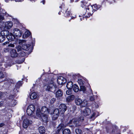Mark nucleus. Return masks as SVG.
Returning a JSON list of instances; mask_svg holds the SVG:
<instances>
[{
  "instance_id": "f257e3e1",
  "label": "nucleus",
  "mask_w": 134,
  "mask_h": 134,
  "mask_svg": "<svg viewBox=\"0 0 134 134\" xmlns=\"http://www.w3.org/2000/svg\"><path fill=\"white\" fill-rule=\"evenodd\" d=\"M46 81H48V83L44 86V89L47 91L54 92L57 88V86L54 82L53 79L52 78L49 80V78L44 79Z\"/></svg>"
},
{
  "instance_id": "f03ea898",
  "label": "nucleus",
  "mask_w": 134,
  "mask_h": 134,
  "mask_svg": "<svg viewBox=\"0 0 134 134\" xmlns=\"http://www.w3.org/2000/svg\"><path fill=\"white\" fill-rule=\"evenodd\" d=\"M49 113V111L48 108L46 107H43L42 108L41 110L40 109H37L36 114L38 117H40L41 116V114L48 115Z\"/></svg>"
},
{
  "instance_id": "7ed1b4c3",
  "label": "nucleus",
  "mask_w": 134,
  "mask_h": 134,
  "mask_svg": "<svg viewBox=\"0 0 134 134\" xmlns=\"http://www.w3.org/2000/svg\"><path fill=\"white\" fill-rule=\"evenodd\" d=\"M26 41L24 40H19L18 43L22 45V48L23 50L27 51L30 48L31 45L25 43Z\"/></svg>"
},
{
  "instance_id": "20e7f679",
  "label": "nucleus",
  "mask_w": 134,
  "mask_h": 134,
  "mask_svg": "<svg viewBox=\"0 0 134 134\" xmlns=\"http://www.w3.org/2000/svg\"><path fill=\"white\" fill-rule=\"evenodd\" d=\"M35 110V108L34 105H30L27 109V114L29 116L31 115Z\"/></svg>"
},
{
  "instance_id": "39448f33",
  "label": "nucleus",
  "mask_w": 134,
  "mask_h": 134,
  "mask_svg": "<svg viewBox=\"0 0 134 134\" xmlns=\"http://www.w3.org/2000/svg\"><path fill=\"white\" fill-rule=\"evenodd\" d=\"M59 114V111L58 109H56L54 110L52 113V119L53 120L57 119L58 117Z\"/></svg>"
},
{
  "instance_id": "423d86ee",
  "label": "nucleus",
  "mask_w": 134,
  "mask_h": 134,
  "mask_svg": "<svg viewBox=\"0 0 134 134\" xmlns=\"http://www.w3.org/2000/svg\"><path fill=\"white\" fill-rule=\"evenodd\" d=\"M13 34L14 36L18 37H20L22 34V32L18 29H14L13 31Z\"/></svg>"
},
{
  "instance_id": "0eeeda50",
  "label": "nucleus",
  "mask_w": 134,
  "mask_h": 134,
  "mask_svg": "<svg viewBox=\"0 0 134 134\" xmlns=\"http://www.w3.org/2000/svg\"><path fill=\"white\" fill-rule=\"evenodd\" d=\"M8 32L7 31H2L1 32V35H0V42H3L5 40V36Z\"/></svg>"
},
{
  "instance_id": "6e6552de",
  "label": "nucleus",
  "mask_w": 134,
  "mask_h": 134,
  "mask_svg": "<svg viewBox=\"0 0 134 134\" xmlns=\"http://www.w3.org/2000/svg\"><path fill=\"white\" fill-rule=\"evenodd\" d=\"M32 123V121L30 120L27 119L24 120L23 123V127L25 129L27 128Z\"/></svg>"
},
{
  "instance_id": "1a4fd4ad",
  "label": "nucleus",
  "mask_w": 134,
  "mask_h": 134,
  "mask_svg": "<svg viewBox=\"0 0 134 134\" xmlns=\"http://www.w3.org/2000/svg\"><path fill=\"white\" fill-rule=\"evenodd\" d=\"M65 78L62 76L59 77L57 80L58 83L59 85H63L66 82Z\"/></svg>"
},
{
  "instance_id": "9d476101",
  "label": "nucleus",
  "mask_w": 134,
  "mask_h": 134,
  "mask_svg": "<svg viewBox=\"0 0 134 134\" xmlns=\"http://www.w3.org/2000/svg\"><path fill=\"white\" fill-rule=\"evenodd\" d=\"M41 116L40 117H38L41 118L43 122L47 123L48 120V115L45 114H41Z\"/></svg>"
},
{
  "instance_id": "9b49d317",
  "label": "nucleus",
  "mask_w": 134,
  "mask_h": 134,
  "mask_svg": "<svg viewBox=\"0 0 134 134\" xmlns=\"http://www.w3.org/2000/svg\"><path fill=\"white\" fill-rule=\"evenodd\" d=\"M5 81H6L5 84V85L6 86V87H9L11 84L13 83V80L9 79H5Z\"/></svg>"
},
{
  "instance_id": "f8f14e48",
  "label": "nucleus",
  "mask_w": 134,
  "mask_h": 134,
  "mask_svg": "<svg viewBox=\"0 0 134 134\" xmlns=\"http://www.w3.org/2000/svg\"><path fill=\"white\" fill-rule=\"evenodd\" d=\"M10 55L11 57L13 58H15L17 57L18 54L16 50L14 49H12L10 51Z\"/></svg>"
},
{
  "instance_id": "ddd939ff",
  "label": "nucleus",
  "mask_w": 134,
  "mask_h": 134,
  "mask_svg": "<svg viewBox=\"0 0 134 134\" xmlns=\"http://www.w3.org/2000/svg\"><path fill=\"white\" fill-rule=\"evenodd\" d=\"M59 108L62 113H63L66 110V105L64 104H60L59 106Z\"/></svg>"
},
{
  "instance_id": "4468645a",
  "label": "nucleus",
  "mask_w": 134,
  "mask_h": 134,
  "mask_svg": "<svg viewBox=\"0 0 134 134\" xmlns=\"http://www.w3.org/2000/svg\"><path fill=\"white\" fill-rule=\"evenodd\" d=\"M91 113V110L89 108H86L83 110V115L85 116H86L89 115Z\"/></svg>"
},
{
  "instance_id": "2eb2a0df",
  "label": "nucleus",
  "mask_w": 134,
  "mask_h": 134,
  "mask_svg": "<svg viewBox=\"0 0 134 134\" xmlns=\"http://www.w3.org/2000/svg\"><path fill=\"white\" fill-rule=\"evenodd\" d=\"M63 95V92L60 89H59L56 92V97L57 99H60Z\"/></svg>"
},
{
  "instance_id": "dca6fc26",
  "label": "nucleus",
  "mask_w": 134,
  "mask_h": 134,
  "mask_svg": "<svg viewBox=\"0 0 134 134\" xmlns=\"http://www.w3.org/2000/svg\"><path fill=\"white\" fill-rule=\"evenodd\" d=\"M65 127L63 124H59L56 129V132L58 133L61 130H62Z\"/></svg>"
},
{
  "instance_id": "f3484780",
  "label": "nucleus",
  "mask_w": 134,
  "mask_h": 134,
  "mask_svg": "<svg viewBox=\"0 0 134 134\" xmlns=\"http://www.w3.org/2000/svg\"><path fill=\"white\" fill-rule=\"evenodd\" d=\"M84 120V119L82 118V117H80V118H76L75 119H73L72 120H71L70 121V122L72 123V122L74 124H76L79 122L80 120Z\"/></svg>"
},
{
  "instance_id": "a211bd4d",
  "label": "nucleus",
  "mask_w": 134,
  "mask_h": 134,
  "mask_svg": "<svg viewBox=\"0 0 134 134\" xmlns=\"http://www.w3.org/2000/svg\"><path fill=\"white\" fill-rule=\"evenodd\" d=\"M5 28L7 29H10L13 25L12 23L11 22H6L4 24Z\"/></svg>"
},
{
  "instance_id": "6ab92c4d",
  "label": "nucleus",
  "mask_w": 134,
  "mask_h": 134,
  "mask_svg": "<svg viewBox=\"0 0 134 134\" xmlns=\"http://www.w3.org/2000/svg\"><path fill=\"white\" fill-rule=\"evenodd\" d=\"M6 36L7 39L9 41H13L14 39V34L13 35L12 33H10L7 35H6Z\"/></svg>"
},
{
  "instance_id": "aec40b11",
  "label": "nucleus",
  "mask_w": 134,
  "mask_h": 134,
  "mask_svg": "<svg viewBox=\"0 0 134 134\" xmlns=\"http://www.w3.org/2000/svg\"><path fill=\"white\" fill-rule=\"evenodd\" d=\"M75 102L77 105H80L82 103V100L80 98H77L75 99Z\"/></svg>"
},
{
  "instance_id": "412c9836",
  "label": "nucleus",
  "mask_w": 134,
  "mask_h": 134,
  "mask_svg": "<svg viewBox=\"0 0 134 134\" xmlns=\"http://www.w3.org/2000/svg\"><path fill=\"white\" fill-rule=\"evenodd\" d=\"M38 130L41 134H44L45 132L46 129L44 126H41L39 127Z\"/></svg>"
},
{
  "instance_id": "4be33fe9",
  "label": "nucleus",
  "mask_w": 134,
  "mask_h": 134,
  "mask_svg": "<svg viewBox=\"0 0 134 134\" xmlns=\"http://www.w3.org/2000/svg\"><path fill=\"white\" fill-rule=\"evenodd\" d=\"M73 82L72 81H69L68 82L66 85V87L68 89H72L74 85Z\"/></svg>"
},
{
  "instance_id": "5701e85b",
  "label": "nucleus",
  "mask_w": 134,
  "mask_h": 134,
  "mask_svg": "<svg viewBox=\"0 0 134 134\" xmlns=\"http://www.w3.org/2000/svg\"><path fill=\"white\" fill-rule=\"evenodd\" d=\"M37 97V95L35 92L32 93L30 96V98L32 99H36Z\"/></svg>"
},
{
  "instance_id": "b1692460",
  "label": "nucleus",
  "mask_w": 134,
  "mask_h": 134,
  "mask_svg": "<svg viewBox=\"0 0 134 134\" xmlns=\"http://www.w3.org/2000/svg\"><path fill=\"white\" fill-rule=\"evenodd\" d=\"M74 96L72 95L68 96L66 98V100L68 102H70L74 100Z\"/></svg>"
},
{
  "instance_id": "393cba45",
  "label": "nucleus",
  "mask_w": 134,
  "mask_h": 134,
  "mask_svg": "<svg viewBox=\"0 0 134 134\" xmlns=\"http://www.w3.org/2000/svg\"><path fill=\"white\" fill-rule=\"evenodd\" d=\"M63 134H70L71 131L70 130L68 129H64L63 131Z\"/></svg>"
},
{
  "instance_id": "a878e982",
  "label": "nucleus",
  "mask_w": 134,
  "mask_h": 134,
  "mask_svg": "<svg viewBox=\"0 0 134 134\" xmlns=\"http://www.w3.org/2000/svg\"><path fill=\"white\" fill-rule=\"evenodd\" d=\"M72 88L73 90L75 92H77L79 90V87L76 85H74Z\"/></svg>"
},
{
  "instance_id": "bb28decb",
  "label": "nucleus",
  "mask_w": 134,
  "mask_h": 134,
  "mask_svg": "<svg viewBox=\"0 0 134 134\" xmlns=\"http://www.w3.org/2000/svg\"><path fill=\"white\" fill-rule=\"evenodd\" d=\"M18 55L20 57H24L26 55V53L23 51H21L19 53Z\"/></svg>"
},
{
  "instance_id": "cd10ccee",
  "label": "nucleus",
  "mask_w": 134,
  "mask_h": 134,
  "mask_svg": "<svg viewBox=\"0 0 134 134\" xmlns=\"http://www.w3.org/2000/svg\"><path fill=\"white\" fill-rule=\"evenodd\" d=\"M17 102L15 100H12L10 103V106H14L16 104Z\"/></svg>"
},
{
  "instance_id": "c85d7f7f",
  "label": "nucleus",
  "mask_w": 134,
  "mask_h": 134,
  "mask_svg": "<svg viewBox=\"0 0 134 134\" xmlns=\"http://www.w3.org/2000/svg\"><path fill=\"white\" fill-rule=\"evenodd\" d=\"M30 35V32L29 31H26L24 35H23V37H24L25 36V38H26L29 36Z\"/></svg>"
},
{
  "instance_id": "c756f323",
  "label": "nucleus",
  "mask_w": 134,
  "mask_h": 134,
  "mask_svg": "<svg viewBox=\"0 0 134 134\" xmlns=\"http://www.w3.org/2000/svg\"><path fill=\"white\" fill-rule=\"evenodd\" d=\"M87 101L86 100H85L83 101H82V103L81 105L83 107H85L87 106Z\"/></svg>"
},
{
  "instance_id": "7c9ffc66",
  "label": "nucleus",
  "mask_w": 134,
  "mask_h": 134,
  "mask_svg": "<svg viewBox=\"0 0 134 134\" xmlns=\"http://www.w3.org/2000/svg\"><path fill=\"white\" fill-rule=\"evenodd\" d=\"M76 134H82V132L81 130L79 129H76L75 131Z\"/></svg>"
},
{
  "instance_id": "2f4dec72",
  "label": "nucleus",
  "mask_w": 134,
  "mask_h": 134,
  "mask_svg": "<svg viewBox=\"0 0 134 134\" xmlns=\"http://www.w3.org/2000/svg\"><path fill=\"white\" fill-rule=\"evenodd\" d=\"M16 48L17 49V52H21L22 50L21 47L20 46H17L16 47Z\"/></svg>"
},
{
  "instance_id": "473e14b6",
  "label": "nucleus",
  "mask_w": 134,
  "mask_h": 134,
  "mask_svg": "<svg viewBox=\"0 0 134 134\" xmlns=\"http://www.w3.org/2000/svg\"><path fill=\"white\" fill-rule=\"evenodd\" d=\"M86 90V88L84 86H80V91L83 92Z\"/></svg>"
},
{
  "instance_id": "72a5a7b5",
  "label": "nucleus",
  "mask_w": 134,
  "mask_h": 134,
  "mask_svg": "<svg viewBox=\"0 0 134 134\" xmlns=\"http://www.w3.org/2000/svg\"><path fill=\"white\" fill-rule=\"evenodd\" d=\"M4 72H3L1 71H0V78H3L5 77Z\"/></svg>"
},
{
  "instance_id": "f704fd0d",
  "label": "nucleus",
  "mask_w": 134,
  "mask_h": 134,
  "mask_svg": "<svg viewBox=\"0 0 134 134\" xmlns=\"http://www.w3.org/2000/svg\"><path fill=\"white\" fill-rule=\"evenodd\" d=\"M93 8H94V10H97L98 9V5H97L96 4L92 6L93 9Z\"/></svg>"
},
{
  "instance_id": "c9c22d12",
  "label": "nucleus",
  "mask_w": 134,
  "mask_h": 134,
  "mask_svg": "<svg viewBox=\"0 0 134 134\" xmlns=\"http://www.w3.org/2000/svg\"><path fill=\"white\" fill-rule=\"evenodd\" d=\"M22 84V82L21 81H19L17 83L16 86L17 87L19 88L21 86Z\"/></svg>"
},
{
  "instance_id": "e433bc0d",
  "label": "nucleus",
  "mask_w": 134,
  "mask_h": 134,
  "mask_svg": "<svg viewBox=\"0 0 134 134\" xmlns=\"http://www.w3.org/2000/svg\"><path fill=\"white\" fill-rule=\"evenodd\" d=\"M71 89H68L66 91V93L68 95H70L71 93Z\"/></svg>"
},
{
  "instance_id": "4c0bfd02",
  "label": "nucleus",
  "mask_w": 134,
  "mask_h": 134,
  "mask_svg": "<svg viewBox=\"0 0 134 134\" xmlns=\"http://www.w3.org/2000/svg\"><path fill=\"white\" fill-rule=\"evenodd\" d=\"M55 101V98H53L50 100V102L51 104H53Z\"/></svg>"
},
{
  "instance_id": "58836bf2",
  "label": "nucleus",
  "mask_w": 134,
  "mask_h": 134,
  "mask_svg": "<svg viewBox=\"0 0 134 134\" xmlns=\"http://www.w3.org/2000/svg\"><path fill=\"white\" fill-rule=\"evenodd\" d=\"M70 12L68 10H67L66 11V14H65V15L66 16H68L69 15H70Z\"/></svg>"
},
{
  "instance_id": "ea45409f",
  "label": "nucleus",
  "mask_w": 134,
  "mask_h": 134,
  "mask_svg": "<svg viewBox=\"0 0 134 134\" xmlns=\"http://www.w3.org/2000/svg\"><path fill=\"white\" fill-rule=\"evenodd\" d=\"M78 82L81 85L83 84V82L82 80L81 79L78 80Z\"/></svg>"
},
{
  "instance_id": "a19ab883",
  "label": "nucleus",
  "mask_w": 134,
  "mask_h": 134,
  "mask_svg": "<svg viewBox=\"0 0 134 134\" xmlns=\"http://www.w3.org/2000/svg\"><path fill=\"white\" fill-rule=\"evenodd\" d=\"M95 115V113H93V114L90 117V119H92V120H94V119L95 118L94 117V116Z\"/></svg>"
},
{
  "instance_id": "79ce46f5",
  "label": "nucleus",
  "mask_w": 134,
  "mask_h": 134,
  "mask_svg": "<svg viewBox=\"0 0 134 134\" xmlns=\"http://www.w3.org/2000/svg\"><path fill=\"white\" fill-rule=\"evenodd\" d=\"M90 100L91 101H92L94 100V96H93L90 97Z\"/></svg>"
},
{
  "instance_id": "37998d69",
  "label": "nucleus",
  "mask_w": 134,
  "mask_h": 134,
  "mask_svg": "<svg viewBox=\"0 0 134 134\" xmlns=\"http://www.w3.org/2000/svg\"><path fill=\"white\" fill-rule=\"evenodd\" d=\"M8 47H14V45L13 44H8Z\"/></svg>"
},
{
  "instance_id": "c03bdc74",
  "label": "nucleus",
  "mask_w": 134,
  "mask_h": 134,
  "mask_svg": "<svg viewBox=\"0 0 134 134\" xmlns=\"http://www.w3.org/2000/svg\"><path fill=\"white\" fill-rule=\"evenodd\" d=\"M4 19V17L2 15H0V20H2Z\"/></svg>"
},
{
  "instance_id": "a18cd8bd",
  "label": "nucleus",
  "mask_w": 134,
  "mask_h": 134,
  "mask_svg": "<svg viewBox=\"0 0 134 134\" xmlns=\"http://www.w3.org/2000/svg\"><path fill=\"white\" fill-rule=\"evenodd\" d=\"M72 109H73V110H74V111L75 110H76V107L75 106H73L72 107Z\"/></svg>"
},
{
  "instance_id": "49530a36",
  "label": "nucleus",
  "mask_w": 134,
  "mask_h": 134,
  "mask_svg": "<svg viewBox=\"0 0 134 134\" xmlns=\"http://www.w3.org/2000/svg\"><path fill=\"white\" fill-rule=\"evenodd\" d=\"M9 43V42H5L3 43V45H4L6 44H7Z\"/></svg>"
},
{
  "instance_id": "de8ad7c7",
  "label": "nucleus",
  "mask_w": 134,
  "mask_h": 134,
  "mask_svg": "<svg viewBox=\"0 0 134 134\" xmlns=\"http://www.w3.org/2000/svg\"><path fill=\"white\" fill-rule=\"evenodd\" d=\"M4 125V124L3 123H1L0 124V127H1L3 126Z\"/></svg>"
},
{
  "instance_id": "09e8293b",
  "label": "nucleus",
  "mask_w": 134,
  "mask_h": 134,
  "mask_svg": "<svg viewBox=\"0 0 134 134\" xmlns=\"http://www.w3.org/2000/svg\"><path fill=\"white\" fill-rule=\"evenodd\" d=\"M15 2H20L23 1V0H14Z\"/></svg>"
},
{
  "instance_id": "8fccbe9b",
  "label": "nucleus",
  "mask_w": 134,
  "mask_h": 134,
  "mask_svg": "<svg viewBox=\"0 0 134 134\" xmlns=\"http://www.w3.org/2000/svg\"><path fill=\"white\" fill-rule=\"evenodd\" d=\"M2 96V93L1 92H0V98H1V97Z\"/></svg>"
},
{
  "instance_id": "3c124183",
  "label": "nucleus",
  "mask_w": 134,
  "mask_h": 134,
  "mask_svg": "<svg viewBox=\"0 0 134 134\" xmlns=\"http://www.w3.org/2000/svg\"><path fill=\"white\" fill-rule=\"evenodd\" d=\"M42 2L43 3V4H44L45 2V0H43L42 1Z\"/></svg>"
},
{
  "instance_id": "603ef678",
  "label": "nucleus",
  "mask_w": 134,
  "mask_h": 134,
  "mask_svg": "<svg viewBox=\"0 0 134 134\" xmlns=\"http://www.w3.org/2000/svg\"><path fill=\"white\" fill-rule=\"evenodd\" d=\"M3 104L2 103L0 102V106L2 105Z\"/></svg>"
},
{
  "instance_id": "864d4df0",
  "label": "nucleus",
  "mask_w": 134,
  "mask_h": 134,
  "mask_svg": "<svg viewBox=\"0 0 134 134\" xmlns=\"http://www.w3.org/2000/svg\"><path fill=\"white\" fill-rule=\"evenodd\" d=\"M91 92H92V94H93V93H92V90H91Z\"/></svg>"
},
{
  "instance_id": "5fc2aeb1",
  "label": "nucleus",
  "mask_w": 134,
  "mask_h": 134,
  "mask_svg": "<svg viewBox=\"0 0 134 134\" xmlns=\"http://www.w3.org/2000/svg\"><path fill=\"white\" fill-rule=\"evenodd\" d=\"M82 3H83V5H84V4H85V3H83V2H82Z\"/></svg>"
},
{
  "instance_id": "6e6d98bb",
  "label": "nucleus",
  "mask_w": 134,
  "mask_h": 134,
  "mask_svg": "<svg viewBox=\"0 0 134 134\" xmlns=\"http://www.w3.org/2000/svg\"><path fill=\"white\" fill-rule=\"evenodd\" d=\"M82 6V7H83V6Z\"/></svg>"
}]
</instances>
